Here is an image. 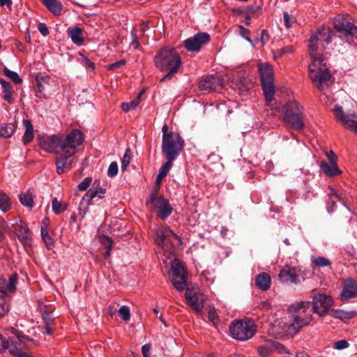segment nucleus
<instances>
[{"mask_svg": "<svg viewBox=\"0 0 357 357\" xmlns=\"http://www.w3.org/2000/svg\"><path fill=\"white\" fill-rule=\"evenodd\" d=\"M337 38L329 28L322 27L312 34L309 39V52L312 61L308 66L309 77L313 84L320 90H324L332 82V75L327 66L324 51L326 45Z\"/></svg>", "mask_w": 357, "mask_h": 357, "instance_id": "nucleus-1", "label": "nucleus"}, {"mask_svg": "<svg viewBox=\"0 0 357 357\" xmlns=\"http://www.w3.org/2000/svg\"><path fill=\"white\" fill-rule=\"evenodd\" d=\"M84 141L83 133L78 129H73L66 135H52L43 138L40 145L46 151L57 155L56 172L62 174L70 171L76 162L75 154Z\"/></svg>", "mask_w": 357, "mask_h": 357, "instance_id": "nucleus-2", "label": "nucleus"}, {"mask_svg": "<svg viewBox=\"0 0 357 357\" xmlns=\"http://www.w3.org/2000/svg\"><path fill=\"white\" fill-rule=\"evenodd\" d=\"M155 67L166 74L160 79V82L171 79L181 67V58L174 48L165 47L160 50L154 56Z\"/></svg>", "mask_w": 357, "mask_h": 357, "instance_id": "nucleus-3", "label": "nucleus"}, {"mask_svg": "<svg viewBox=\"0 0 357 357\" xmlns=\"http://www.w3.org/2000/svg\"><path fill=\"white\" fill-rule=\"evenodd\" d=\"M288 319L276 320L271 331L276 337H293L305 326L309 324V318H300L294 313H288Z\"/></svg>", "mask_w": 357, "mask_h": 357, "instance_id": "nucleus-4", "label": "nucleus"}, {"mask_svg": "<svg viewBox=\"0 0 357 357\" xmlns=\"http://www.w3.org/2000/svg\"><path fill=\"white\" fill-rule=\"evenodd\" d=\"M259 77L261 82L264 95L266 99V109L270 111V114L275 116L279 112V107L273 108L272 101L275 97L274 73L271 66L268 63L258 65Z\"/></svg>", "mask_w": 357, "mask_h": 357, "instance_id": "nucleus-5", "label": "nucleus"}, {"mask_svg": "<svg viewBox=\"0 0 357 357\" xmlns=\"http://www.w3.org/2000/svg\"><path fill=\"white\" fill-rule=\"evenodd\" d=\"M304 108L295 100H289L283 105V121L296 130L304 128Z\"/></svg>", "mask_w": 357, "mask_h": 357, "instance_id": "nucleus-6", "label": "nucleus"}, {"mask_svg": "<svg viewBox=\"0 0 357 357\" xmlns=\"http://www.w3.org/2000/svg\"><path fill=\"white\" fill-rule=\"evenodd\" d=\"M334 28L340 33L339 38L349 44L357 38V26L349 15H339L334 20Z\"/></svg>", "mask_w": 357, "mask_h": 357, "instance_id": "nucleus-7", "label": "nucleus"}, {"mask_svg": "<svg viewBox=\"0 0 357 357\" xmlns=\"http://www.w3.org/2000/svg\"><path fill=\"white\" fill-rule=\"evenodd\" d=\"M256 331L257 325L254 320L250 319L235 320L229 326L231 336L241 341L252 338Z\"/></svg>", "mask_w": 357, "mask_h": 357, "instance_id": "nucleus-8", "label": "nucleus"}, {"mask_svg": "<svg viewBox=\"0 0 357 357\" xmlns=\"http://www.w3.org/2000/svg\"><path fill=\"white\" fill-rule=\"evenodd\" d=\"M17 284V275L14 273L8 280L0 278V317L5 316L9 311V296L8 293L15 292Z\"/></svg>", "mask_w": 357, "mask_h": 357, "instance_id": "nucleus-9", "label": "nucleus"}, {"mask_svg": "<svg viewBox=\"0 0 357 357\" xmlns=\"http://www.w3.org/2000/svg\"><path fill=\"white\" fill-rule=\"evenodd\" d=\"M155 242L160 246L165 252H172L175 244L181 243V238L169 227H162L155 232Z\"/></svg>", "mask_w": 357, "mask_h": 357, "instance_id": "nucleus-10", "label": "nucleus"}, {"mask_svg": "<svg viewBox=\"0 0 357 357\" xmlns=\"http://www.w3.org/2000/svg\"><path fill=\"white\" fill-rule=\"evenodd\" d=\"M184 140L179 134H172L162 139V151L166 158L176 160L184 146Z\"/></svg>", "mask_w": 357, "mask_h": 357, "instance_id": "nucleus-11", "label": "nucleus"}, {"mask_svg": "<svg viewBox=\"0 0 357 357\" xmlns=\"http://www.w3.org/2000/svg\"><path fill=\"white\" fill-rule=\"evenodd\" d=\"M172 282L174 288L182 291L187 287L186 272L183 264L174 259L172 265Z\"/></svg>", "mask_w": 357, "mask_h": 357, "instance_id": "nucleus-12", "label": "nucleus"}, {"mask_svg": "<svg viewBox=\"0 0 357 357\" xmlns=\"http://www.w3.org/2000/svg\"><path fill=\"white\" fill-rule=\"evenodd\" d=\"M333 304V298L325 294H317L312 299V310L321 317L325 316Z\"/></svg>", "mask_w": 357, "mask_h": 357, "instance_id": "nucleus-13", "label": "nucleus"}, {"mask_svg": "<svg viewBox=\"0 0 357 357\" xmlns=\"http://www.w3.org/2000/svg\"><path fill=\"white\" fill-rule=\"evenodd\" d=\"M151 203L154 204L155 211L158 213V216L162 220L167 218L172 212V208L168 199L162 196L156 197L155 193H153L146 201L147 205Z\"/></svg>", "mask_w": 357, "mask_h": 357, "instance_id": "nucleus-14", "label": "nucleus"}, {"mask_svg": "<svg viewBox=\"0 0 357 357\" xmlns=\"http://www.w3.org/2000/svg\"><path fill=\"white\" fill-rule=\"evenodd\" d=\"M333 112L336 119L342 123V124L350 130L357 133V115L354 113H345L342 107L335 105Z\"/></svg>", "mask_w": 357, "mask_h": 357, "instance_id": "nucleus-15", "label": "nucleus"}, {"mask_svg": "<svg viewBox=\"0 0 357 357\" xmlns=\"http://www.w3.org/2000/svg\"><path fill=\"white\" fill-rule=\"evenodd\" d=\"M209 40L210 36L208 33L199 32L185 40V47L188 52H198L200 51L202 46L208 43Z\"/></svg>", "mask_w": 357, "mask_h": 357, "instance_id": "nucleus-16", "label": "nucleus"}, {"mask_svg": "<svg viewBox=\"0 0 357 357\" xmlns=\"http://www.w3.org/2000/svg\"><path fill=\"white\" fill-rule=\"evenodd\" d=\"M278 278L283 283L291 282L298 284L301 282V276L299 274V271L296 267L288 265L283 266L280 271Z\"/></svg>", "mask_w": 357, "mask_h": 357, "instance_id": "nucleus-17", "label": "nucleus"}, {"mask_svg": "<svg viewBox=\"0 0 357 357\" xmlns=\"http://www.w3.org/2000/svg\"><path fill=\"white\" fill-rule=\"evenodd\" d=\"M312 309L308 301H301L292 304L289 307L288 313H294L300 318H309V324L312 320Z\"/></svg>", "mask_w": 357, "mask_h": 357, "instance_id": "nucleus-18", "label": "nucleus"}, {"mask_svg": "<svg viewBox=\"0 0 357 357\" xmlns=\"http://www.w3.org/2000/svg\"><path fill=\"white\" fill-rule=\"evenodd\" d=\"M185 296L188 305L196 312L200 313L202 311L205 303L203 296L194 292L192 289H186Z\"/></svg>", "mask_w": 357, "mask_h": 357, "instance_id": "nucleus-19", "label": "nucleus"}, {"mask_svg": "<svg viewBox=\"0 0 357 357\" xmlns=\"http://www.w3.org/2000/svg\"><path fill=\"white\" fill-rule=\"evenodd\" d=\"M223 84L222 79L219 77L207 76L203 78L199 82V88L202 91H211L222 87Z\"/></svg>", "mask_w": 357, "mask_h": 357, "instance_id": "nucleus-20", "label": "nucleus"}, {"mask_svg": "<svg viewBox=\"0 0 357 357\" xmlns=\"http://www.w3.org/2000/svg\"><path fill=\"white\" fill-rule=\"evenodd\" d=\"M356 297H357V282L349 278L344 282L341 294V299L342 301H347Z\"/></svg>", "mask_w": 357, "mask_h": 357, "instance_id": "nucleus-21", "label": "nucleus"}, {"mask_svg": "<svg viewBox=\"0 0 357 357\" xmlns=\"http://www.w3.org/2000/svg\"><path fill=\"white\" fill-rule=\"evenodd\" d=\"M17 237L24 247L31 246V236L29 229L26 224L22 223L17 232Z\"/></svg>", "mask_w": 357, "mask_h": 357, "instance_id": "nucleus-22", "label": "nucleus"}, {"mask_svg": "<svg viewBox=\"0 0 357 357\" xmlns=\"http://www.w3.org/2000/svg\"><path fill=\"white\" fill-rule=\"evenodd\" d=\"M105 193V189L100 188L98 190L90 189L84 195L81 201V205H90L91 202L96 197L101 199L102 195Z\"/></svg>", "mask_w": 357, "mask_h": 357, "instance_id": "nucleus-23", "label": "nucleus"}, {"mask_svg": "<svg viewBox=\"0 0 357 357\" xmlns=\"http://www.w3.org/2000/svg\"><path fill=\"white\" fill-rule=\"evenodd\" d=\"M319 167L321 171L329 177H333L341 174V171L337 167V163L321 161Z\"/></svg>", "mask_w": 357, "mask_h": 357, "instance_id": "nucleus-24", "label": "nucleus"}, {"mask_svg": "<svg viewBox=\"0 0 357 357\" xmlns=\"http://www.w3.org/2000/svg\"><path fill=\"white\" fill-rule=\"evenodd\" d=\"M271 277L266 273H261L255 278V284L262 291L268 290L271 287Z\"/></svg>", "mask_w": 357, "mask_h": 357, "instance_id": "nucleus-25", "label": "nucleus"}, {"mask_svg": "<svg viewBox=\"0 0 357 357\" xmlns=\"http://www.w3.org/2000/svg\"><path fill=\"white\" fill-rule=\"evenodd\" d=\"M34 192L31 189H29L27 191L24 192H22L19 195V199L20 203L24 206L30 209L33 207V198H34Z\"/></svg>", "mask_w": 357, "mask_h": 357, "instance_id": "nucleus-26", "label": "nucleus"}, {"mask_svg": "<svg viewBox=\"0 0 357 357\" xmlns=\"http://www.w3.org/2000/svg\"><path fill=\"white\" fill-rule=\"evenodd\" d=\"M68 33L70 36L72 41L77 45H82L84 43L83 31L79 27H73L68 29Z\"/></svg>", "mask_w": 357, "mask_h": 357, "instance_id": "nucleus-27", "label": "nucleus"}, {"mask_svg": "<svg viewBox=\"0 0 357 357\" xmlns=\"http://www.w3.org/2000/svg\"><path fill=\"white\" fill-rule=\"evenodd\" d=\"M46 8L54 15H59L62 12L63 6L59 0H42Z\"/></svg>", "mask_w": 357, "mask_h": 357, "instance_id": "nucleus-28", "label": "nucleus"}, {"mask_svg": "<svg viewBox=\"0 0 357 357\" xmlns=\"http://www.w3.org/2000/svg\"><path fill=\"white\" fill-rule=\"evenodd\" d=\"M0 84H1L2 89H3V92L4 93V95H3L4 100L9 103H12L13 102V98H12L13 89H12L10 84L2 78L0 79Z\"/></svg>", "mask_w": 357, "mask_h": 357, "instance_id": "nucleus-29", "label": "nucleus"}, {"mask_svg": "<svg viewBox=\"0 0 357 357\" xmlns=\"http://www.w3.org/2000/svg\"><path fill=\"white\" fill-rule=\"evenodd\" d=\"M24 124L26 130L22 137V142L24 144H27L30 143L33 139V128L31 123L28 120L24 121Z\"/></svg>", "mask_w": 357, "mask_h": 357, "instance_id": "nucleus-30", "label": "nucleus"}, {"mask_svg": "<svg viewBox=\"0 0 357 357\" xmlns=\"http://www.w3.org/2000/svg\"><path fill=\"white\" fill-rule=\"evenodd\" d=\"M167 161L160 167L159 172L156 177V181L158 183H160V181L165 178L168 172H169L172 166V162L174 160H171L170 158H167Z\"/></svg>", "mask_w": 357, "mask_h": 357, "instance_id": "nucleus-31", "label": "nucleus"}, {"mask_svg": "<svg viewBox=\"0 0 357 357\" xmlns=\"http://www.w3.org/2000/svg\"><path fill=\"white\" fill-rule=\"evenodd\" d=\"M16 126L14 123H3L0 126V137H10L15 131Z\"/></svg>", "mask_w": 357, "mask_h": 357, "instance_id": "nucleus-32", "label": "nucleus"}, {"mask_svg": "<svg viewBox=\"0 0 357 357\" xmlns=\"http://www.w3.org/2000/svg\"><path fill=\"white\" fill-rule=\"evenodd\" d=\"M356 314H357V313L354 311L346 312V311H344L342 310H339V309L332 310L333 317H334L335 318L341 319L342 321L349 319L354 317V316H356Z\"/></svg>", "mask_w": 357, "mask_h": 357, "instance_id": "nucleus-33", "label": "nucleus"}, {"mask_svg": "<svg viewBox=\"0 0 357 357\" xmlns=\"http://www.w3.org/2000/svg\"><path fill=\"white\" fill-rule=\"evenodd\" d=\"M331 265V262L330 260L324 257H318L312 259V267L313 269L321 267L330 266Z\"/></svg>", "mask_w": 357, "mask_h": 357, "instance_id": "nucleus-34", "label": "nucleus"}, {"mask_svg": "<svg viewBox=\"0 0 357 357\" xmlns=\"http://www.w3.org/2000/svg\"><path fill=\"white\" fill-rule=\"evenodd\" d=\"M45 333L50 335L53 331L54 319L49 314H43Z\"/></svg>", "mask_w": 357, "mask_h": 357, "instance_id": "nucleus-35", "label": "nucleus"}, {"mask_svg": "<svg viewBox=\"0 0 357 357\" xmlns=\"http://www.w3.org/2000/svg\"><path fill=\"white\" fill-rule=\"evenodd\" d=\"M257 351L260 356L267 357L272 354V349L270 345L269 340H266L264 344L259 345L257 347Z\"/></svg>", "mask_w": 357, "mask_h": 357, "instance_id": "nucleus-36", "label": "nucleus"}, {"mask_svg": "<svg viewBox=\"0 0 357 357\" xmlns=\"http://www.w3.org/2000/svg\"><path fill=\"white\" fill-rule=\"evenodd\" d=\"M270 341V345L272 349V353L275 352L278 354H287L288 353L287 349L285 347L280 343L279 342L269 340Z\"/></svg>", "mask_w": 357, "mask_h": 357, "instance_id": "nucleus-37", "label": "nucleus"}, {"mask_svg": "<svg viewBox=\"0 0 357 357\" xmlns=\"http://www.w3.org/2000/svg\"><path fill=\"white\" fill-rule=\"evenodd\" d=\"M11 207V203L9 197L3 192H0V209L3 211H8Z\"/></svg>", "mask_w": 357, "mask_h": 357, "instance_id": "nucleus-38", "label": "nucleus"}, {"mask_svg": "<svg viewBox=\"0 0 357 357\" xmlns=\"http://www.w3.org/2000/svg\"><path fill=\"white\" fill-rule=\"evenodd\" d=\"M3 73L5 76L10 79L15 84H19L22 82V79L20 78L19 75L15 71L10 70L7 68H4Z\"/></svg>", "mask_w": 357, "mask_h": 357, "instance_id": "nucleus-39", "label": "nucleus"}, {"mask_svg": "<svg viewBox=\"0 0 357 357\" xmlns=\"http://www.w3.org/2000/svg\"><path fill=\"white\" fill-rule=\"evenodd\" d=\"M52 206L53 211L56 214H59L63 212L67 208L66 204H62L56 197L52 199Z\"/></svg>", "mask_w": 357, "mask_h": 357, "instance_id": "nucleus-40", "label": "nucleus"}, {"mask_svg": "<svg viewBox=\"0 0 357 357\" xmlns=\"http://www.w3.org/2000/svg\"><path fill=\"white\" fill-rule=\"evenodd\" d=\"M41 236L47 248L51 249L54 246V241L52 238L49 235L48 231L45 228H43L41 229Z\"/></svg>", "mask_w": 357, "mask_h": 357, "instance_id": "nucleus-41", "label": "nucleus"}, {"mask_svg": "<svg viewBox=\"0 0 357 357\" xmlns=\"http://www.w3.org/2000/svg\"><path fill=\"white\" fill-rule=\"evenodd\" d=\"M131 160V151L130 149H127L124 153L123 158L121 159V169L123 171L126 170Z\"/></svg>", "mask_w": 357, "mask_h": 357, "instance_id": "nucleus-42", "label": "nucleus"}, {"mask_svg": "<svg viewBox=\"0 0 357 357\" xmlns=\"http://www.w3.org/2000/svg\"><path fill=\"white\" fill-rule=\"evenodd\" d=\"M119 315L123 321H129L130 319V310L129 307L127 305H122L119 310Z\"/></svg>", "mask_w": 357, "mask_h": 357, "instance_id": "nucleus-43", "label": "nucleus"}, {"mask_svg": "<svg viewBox=\"0 0 357 357\" xmlns=\"http://www.w3.org/2000/svg\"><path fill=\"white\" fill-rule=\"evenodd\" d=\"M138 105V100L131 101L129 102H123L121 104L122 110L125 112H129L130 109H135Z\"/></svg>", "mask_w": 357, "mask_h": 357, "instance_id": "nucleus-44", "label": "nucleus"}, {"mask_svg": "<svg viewBox=\"0 0 357 357\" xmlns=\"http://www.w3.org/2000/svg\"><path fill=\"white\" fill-rule=\"evenodd\" d=\"M119 171L118 164L116 162H112L110 163L108 169L107 175L110 177H114L117 175Z\"/></svg>", "mask_w": 357, "mask_h": 357, "instance_id": "nucleus-45", "label": "nucleus"}, {"mask_svg": "<svg viewBox=\"0 0 357 357\" xmlns=\"http://www.w3.org/2000/svg\"><path fill=\"white\" fill-rule=\"evenodd\" d=\"M100 243L105 246V249L111 250L113 244L112 238L107 236H102L100 238Z\"/></svg>", "mask_w": 357, "mask_h": 357, "instance_id": "nucleus-46", "label": "nucleus"}, {"mask_svg": "<svg viewBox=\"0 0 357 357\" xmlns=\"http://www.w3.org/2000/svg\"><path fill=\"white\" fill-rule=\"evenodd\" d=\"M283 19L284 22V24L287 28L291 27V25L295 22V18L289 15L287 12H284L283 14Z\"/></svg>", "mask_w": 357, "mask_h": 357, "instance_id": "nucleus-47", "label": "nucleus"}, {"mask_svg": "<svg viewBox=\"0 0 357 357\" xmlns=\"http://www.w3.org/2000/svg\"><path fill=\"white\" fill-rule=\"evenodd\" d=\"M293 52V47L291 46H286L280 50H278L275 54V57H281L287 54Z\"/></svg>", "mask_w": 357, "mask_h": 357, "instance_id": "nucleus-48", "label": "nucleus"}, {"mask_svg": "<svg viewBox=\"0 0 357 357\" xmlns=\"http://www.w3.org/2000/svg\"><path fill=\"white\" fill-rule=\"evenodd\" d=\"M92 178L90 177H86L79 185L78 188L81 191L86 190L91 185Z\"/></svg>", "mask_w": 357, "mask_h": 357, "instance_id": "nucleus-49", "label": "nucleus"}, {"mask_svg": "<svg viewBox=\"0 0 357 357\" xmlns=\"http://www.w3.org/2000/svg\"><path fill=\"white\" fill-rule=\"evenodd\" d=\"M12 355H13L15 357H33L28 354L27 353L22 351L21 350H19L16 348L11 349L10 351Z\"/></svg>", "mask_w": 357, "mask_h": 357, "instance_id": "nucleus-50", "label": "nucleus"}, {"mask_svg": "<svg viewBox=\"0 0 357 357\" xmlns=\"http://www.w3.org/2000/svg\"><path fill=\"white\" fill-rule=\"evenodd\" d=\"M239 29L241 36L245 38L251 44L254 45L252 40L249 37L250 31L248 29L243 27V26H239Z\"/></svg>", "mask_w": 357, "mask_h": 357, "instance_id": "nucleus-51", "label": "nucleus"}, {"mask_svg": "<svg viewBox=\"0 0 357 357\" xmlns=\"http://www.w3.org/2000/svg\"><path fill=\"white\" fill-rule=\"evenodd\" d=\"M208 319L215 325L218 320V315L214 309H211L208 312Z\"/></svg>", "mask_w": 357, "mask_h": 357, "instance_id": "nucleus-52", "label": "nucleus"}, {"mask_svg": "<svg viewBox=\"0 0 357 357\" xmlns=\"http://www.w3.org/2000/svg\"><path fill=\"white\" fill-rule=\"evenodd\" d=\"M131 38H132V40H131V43H130V45L131 47H132L134 49L138 48V47L139 45V40L137 39V34L135 32V31H132L131 32Z\"/></svg>", "mask_w": 357, "mask_h": 357, "instance_id": "nucleus-53", "label": "nucleus"}, {"mask_svg": "<svg viewBox=\"0 0 357 357\" xmlns=\"http://www.w3.org/2000/svg\"><path fill=\"white\" fill-rule=\"evenodd\" d=\"M348 347H349V343L345 340H341L337 341L335 343V348L336 349H343L347 348Z\"/></svg>", "mask_w": 357, "mask_h": 357, "instance_id": "nucleus-54", "label": "nucleus"}, {"mask_svg": "<svg viewBox=\"0 0 357 357\" xmlns=\"http://www.w3.org/2000/svg\"><path fill=\"white\" fill-rule=\"evenodd\" d=\"M8 347V341L0 334V353Z\"/></svg>", "mask_w": 357, "mask_h": 357, "instance_id": "nucleus-55", "label": "nucleus"}, {"mask_svg": "<svg viewBox=\"0 0 357 357\" xmlns=\"http://www.w3.org/2000/svg\"><path fill=\"white\" fill-rule=\"evenodd\" d=\"M269 40V34L268 31L265 29L262 30L260 37V42L264 46Z\"/></svg>", "mask_w": 357, "mask_h": 357, "instance_id": "nucleus-56", "label": "nucleus"}, {"mask_svg": "<svg viewBox=\"0 0 357 357\" xmlns=\"http://www.w3.org/2000/svg\"><path fill=\"white\" fill-rule=\"evenodd\" d=\"M126 61L124 59L120 60L119 61H116L115 63H113L108 66V70H115L116 68H119L121 67L122 66L125 65Z\"/></svg>", "mask_w": 357, "mask_h": 357, "instance_id": "nucleus-57", "label": "nucleus"}, {"mask_svg": "<svg viewBox=\"0 0 357 357\" xmlns=\"http://www.w3.org/2000/svg\"><path fill=\"white\" fill-rule=\"evenodd\" d=\"M151 344H144L142 347V352L143 357H150V351H151Z\"/></svg>", "mask_w": 357, "mask_h": 357, "instance_id": "nucleus-58", "label": "nucleus"}, {"mask_svg": "<svg viewBox=\"0 0 357 357\" xmlns=\"http://www.w3.org/2000/svg\"><path fill=\"white\" fill-rule=\"evenodd\" d=\"M331 192L329 193L330 199L333 203H335V199L337 200H341V197L340 195L335 191L333 189L331 188Z\"/></svg>", "mask_w": 357, "mask_h": 357, "instance_id": "nucleus-59", "label": "nucleus"}, {"mask_svg": "<svg viewBox=\"0 0 357 357\" xmlns=\"http://www.w3.org/2000/svg\"><path fill=\"white\" fill-rule=\"evenodd\" d=\"M38 29L43 36H46L49 34L48 29L45 24L40 23L38 25Z\"/></svg>", "mask_w": 357, "mask_h": 357, "instance_id": "nucleus-60", "label": "nucleus"}, {"mask_svg": "<svg viewBox=\"0 0 357 357\" xmlns=\"http://www.w3.org/2000/svg\"><path fill=\"white\" fill-rule=\"evenodd\" d=\"M261 10V7L259 6H248L246 8V13L248 14H254V13H257V12H259V10Z\"/></svg>", "mask_w": 357, "mask_h": 357, "instance_id": "nucleus-61", "label": "nucleus"}, {"mask_svg": "<svg viewBox=\"0 0 357 357\" xmlns=\"http://www.w3.org/2000/svg\"><path fill=\"white\" fill-rule=\"evenodd\" d=\"M326 156L328 158L330 162L331 163H337V156L333 151H330L326 153Z\"/></svg>", "mask_w": 357, "mask_h": 357, "instance_id": "nucleus-62", "label": "nucleus"}, {"mask_svg": "<svg viewBox=\"0 0 357 357\" xmlns=\"http://www.w3.org/2000/svg\"><path fill=\"white\" fill-rule=\"evenodd\" d=\"M162 139H164L165 137H169V136L172 134H176L177 132H168V126L167 125H164L162 128Z\"/></svg>", "mask_w": 357, "mask_h": 357, "instance_id": "nucleus-63", "label": "nucleus"}, {"mask_svg": "<svg viewBox=\"0 0 357 357\" xmlns=\"http://www.w3.org/2000/svg\"><path fill=\"white\" fill-rule=\"evenodd\" d=\"M83 61L86 67L91 68L93 70L94 69L93 63L88 58L84 57Z\"/></svg>", "mask_w": 357, "mask_h": 357, "instance_id": "nucleus-64", "label": "nucleus"}]
</instances>
